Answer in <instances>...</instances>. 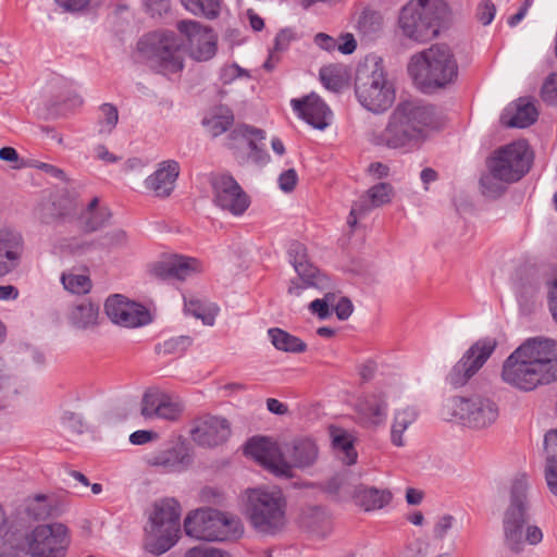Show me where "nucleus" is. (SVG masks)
Masks as SVG:
<instances>
[{
    "label": "nucleus",
    "instance_id": "40",
    "mask_svg": "<svg viewBox=\"0 0 557 557\" xmlns=\"http://www.w3.org/2000/svg\"><path fill=\"white\" fill-rule=\"evenodd\" d=\"M181 2L194 15L213 20L220 14L222 0H181Z\"/></svg>",
    "mask_w": 557,
    "mask_h": 557
},
{
    "label": "nucleus",
    "instance_id": "41",
    "mask_svg": "<svg viewBox=\"0 0 557 557\" xmlns=\"http://www.w3.org/2000/svg\"><path fill=\"white\" fill-rule=\"evenodd\" d=\"M166 393L159 388H148L141 398L140 413L145 419L157 418Z\"/></svg>",
    "mask_w": 557,
    "mask_h": 557
},
{
    "label": "nucleus",
    "instance_id": "19",
    "mask_svg": "<svg viewBox=\"0 0 557 557\" xmlns=\"http://www.w3.org/2000/svg\"><path fill=\"white\" fill-rule=\"evenodd\" d=\"M108 318L124 327H138L151 322L150 312L141 305L120 294L111 295L104 304Z\"/></svg>",
    "mask_w": 557,
    "mask_h": 557
},
{
    "label": "nucleus",
    "instance_id": "14",
    "mask_svg": "<svg viewBox=\"0 0 557 557\" xmlns=\"http://www.w3.org/2000/svg\"><path fill=\"white\" fill-rule=\"evenodd\" d=\"M453 416L472 429H486L498 418L497 404L490 397L473 394L469 397H454L449 401Z\"/></svg>",
    "mask_w": 557,
    "mask_h": 557
},
{
    "label": "nucleus",
    "instance_id": "10",
    "mask_svg": "<svg viewBox=\"0 0 557 557\" xmlns=\"http://www.w3.org/2000/svg\"><path fill=\"white\" fill-rule=\"evenodd\" d=\"M185 533L208 542H223L238 537L243 532L240 520L231 513L206 508L189 513L184 522Z\"/></svg>",
    "mask_w": 557,
    "mask_h": 557
},
{
    "label": "nucleus",
    "instance_id": "9",
    "mask_svg": "<svg viewBox=\"0 0 557 557\" xmlns=\"http://www.w3.org/2000/svg\"><path fill=\"white\" fill-rule=\"evenodd\" d=\"M180 504L166 498L154 504L146 525L145 549L156 556L166 553L175 545L180 534Z\"/></svg>",
    "mask_w": 557,
    "mask_h": 557
},
{
    "label": "nucleus",
    "instance_id": "34",
    "mask_svg": "<svg viewBox=\"0 0 557 557\" xmlns=\"http://www.w3.org/2000/svg\"><path fill=\"white\" fill-rule=\"evenodd\" d=\"M127 243L128 236L126 232L122 228H114L102 235L97 240L77 244L73 248V251L76 253H85L96 246L104 249H116L125 247Z\"/></svg>",
    "mask_w": 557,
    "mask_h": 557
},
{
    "label": "nucleus",
    "instance_id": "18",
    "mask_svg": "<svg viewBox=\"0 0 557 557\" xmlns=\"http://www.w3.org/2000/svg\"><path fill=\"white\" fill-rule=\"evenodd\" d=\"M177 29L185 37L189 55L196 61H208L216 52V35L212 28L196 21H181Z\"/></svg>",
    "mask_w": 557,
    "mask_h": 557
},
{
    "label": "nucleus",
    "instance_id": "55",
    "mask_svg": "<svg viewBox=\"0 0 557 557\" xmlns=\"http://www.w3.org/2000/svg\"><path fill=\"white\" fill-rule=\"evenodd\" d=\"M185 557H232L227 552L213 548V547H205V546H196L189 548Z\"/></svg>",
    "mask_w": 557,
    "mask_h": 557
},
{
    "label": "nucleus",
    "instance_id": "17",
    "mask_svg": "<svg viewBox=\"0 0 557 557\" xmlns=\"http://www.w3.org/2000/svg\"><path fill=\"white\" fill-rule=\"evenodd\" d=\"M210 183L216 207L235 216L244 214L250 205V199L232 175H214Z\"/></svg>",
    "mask_w": 557,
    "mask_h": 557
},
{
    "label": "nucleus",
    "instance_id": "61",
    "mask_svg": "<svg viewBox=\"0 0 557 557\" xmlns=\"http://www.w3.org/2000/svg\"><path fill=\"white\" fill-rule=\"evenodd\" d=\"M320 78L322 84L331 90H336L341 86L338 76L334 75L331 69L323 67L320 71Z\"/></svg>",
    "mask_w": 557,
    "mask_h": 557
},
{
    "label": "nucleus",
    "instance_id": "11",
    "mask_svg": "<svg viewBox=\"0 0 557 557\" xmlns=\"http://www.w3.org/2000/svg\"><path fill=\"white\" fill-rule=\"evenodd\" d=\"M13 531L22 536L18 548H26L32 557H65L70 539L64 524L38 525L30 533H24L16 527L13 528Z\"/></svg>",
    "mask_w": 557,
    "mask_h": 557
},
{
    "label": "nucleus",
    "instance_id": "28",
    "mask_svg": "<svg viewBox=\"0 0 557 557\" xmlns=\"http://www.w3.org/2000/svg\"><path fill=\"white\" fill-rule=\"evenodd\" d=\"M537 117V110L533 102L520 98L505 108L500 115V123L506 127L524 128L532 125Z\"/></svg>",
    "mask_w": 557,
    "mask_h": 557
},
{
    "label": "nucleus",
    "instance_id": "12",
    "mask_svg": "<svg viewBox=\"0 0 557 557\" xmlns=\"http://www.w3.org/2000/svg\"><path fill=\"white\" fill-rule=\"evenodd\" d=\"M320 458V447L314 437L298 435L282 444L277 476L292 479L294 469L307 471L313 468Z\"/></svg>",
    "mask_w": 557,
    "mask_h": 557
},
{
    "label": "nucleus",
    "instance_id": "45",
    "mask_svg": "<svg viewBox=\"0 0 557 557\" xmlns=\"http://www.w3.org/2000/svg\"><path fill=\"white\" fill-rule=\"evenodd\" d=\"M349 471L336 473L324 483V491L329 494L336 495L339 492L354 495V484L349 482Z\"/></svg>",
    "mask_w": 557,
    "mask_h": 557
},
{
    "label": "nucleus",
    "instance_id": "36",
    "mask_svg": "<svg viewBox=\"0 0 557 557\" xmlns=\"http://www.w3.org/2000/svg\"><path fill=\"white\" fill-rule=\"evenodd\" d=\"M418 418V410L414 407H406L396 410L391 430L392 443L398 447L405 445L403 434Z\"/></svg>",
    "mask_w": 557,
    "mask_h": 557
},
{
    "label": "nucleus",
    "instance_id": "15",
    "mask_svg": "<svg viewBox=\"0 0 557 557\" xmlns=\"http://www.w3.org/2000/svg\"><path fill=\"white\" fill-rule=\"evenodd\" d=\"M288 258L301 283L292 280L287 289L290 296H301L308 288L325 289L330 286L329 278L308 259L307 248L299 242L288 247Z\"/></svg>",
    "mask_w": 557,
    "mask_h": 557
},
{
    "label": "nucleus",
    "instance_id": "25",
    "mask_svg": "<svg viewBox=\"0 0 557 557\" xmlns=\"http://www.w3.org/2000/svg\"><path fill=\"white\" fill-rule=\"evenodd\" d=\"M292 106L299 116L314 128L322 131L327 127V117L331 115V111L325 102L315 94L306 96L302 99H293Z\"/></svg>",
    "mask_w": 557,
    "mask_h": 557
},
{
    "label": "nucleus",
    "instance_id": "7",
    "mask_svg": "<svg viewBox=\"0 0 557 557\" xmlns=\"http://www.w3.org/2000/svg\"><path fill=\"white\" fill-rule=\"evenodd\" d=\"M355 94L360 104L373 113H382L395 101V89L386 77L383 61L369 57L356 71Z\"/></svg>",
    "mask_w": 557,
    "mask_h": 557
},
{
    "label": "nucleus",
    "instance_id": "53",
    "mask_svg": "<svg viewBox=\"0 0 557 557\" xmlns=\"http://www.w3.org/2000/svg\"><path fill=\"white\" fill-rule=\"evenodd\" d=\"M193 343L189 336H177L165 341L162 345L165 354H178L185 351Z\"/></svg>",
    "mask_w": 557,
    "mask_h": 557
},
{
    "label": "nucleus",
    "instance_id": "54",
    "mask_svg": "<svg viewBox=\"0 0 557 557\" xmlns=\"http://www.w3.org/2000/svg\"><path fill=\"white\" fill-rule=\"evenodd\" d=\"M544 447L546 451V463L557 462V428L545 434Z\"/></svg>",
    "mask_w": 557,
    "mask_h": 557
},
{
    "label": "nucleus",
    "instance_id": "27",
    "mask_svg": "<svg viewBox=\"0 0 557 557\" xmlns=\"http://www.w3.org/2000/svg\"><path fill=\"white\" fill-rule=\"evenodd\" d=\"M245 453L277 476L276 469L281 466L278 461L281 449L275 444L264 437H253L247 442Z\"/></svg>",
    "mask_w": 557,
    "mask_h": 557
},
{
    "label": "nucleus",
    "instance_id": "26",
    "mask_svg": "<svg viewBox=\"0 0 557 557\" xmlns=\"http://www.w3.org/2000/svg\"><path fill=\"white\" fill-rule=\"evenodd\" d=\"M198 265L199 261L195 258L174 255L156 262L151 273L160 280H185L198 270Z\"/></svg>",
    "mask_w": 557,
    "mask_h": 557
},
{
    "label": "nucleus",
    "instance_id": "44",
    "mask_svg": "<svg viewBox=\"0 0 557 557\" xmlns=\"http://www.w3.org/2000/svg\"><path fill=\"white\" fill-rule=\"evenodd\" d=\"M119 122L117 108L112 103H103L99 108V133L110 134Z\"/></svg>",
    "mask_w": 557,
    "mask_h": 557
},
{
    "label": "nucleus",
    "instance_id": "23",
    "mask_svg": "<svg viewBox=\"0 0 557 557\" xmlns=\"http://www.w3.org/2000/svg\"><path fill=\"white\" fill-rule=\"evenodd\" d=\"M24 250L23 237L12 230H0V277L14 271Z\"/></svg>",
    "mask_w": 557,
    "mask_h": 557
},
{
    "label": "nucleus",
    "instance_id": "46",
    "mask_svg": "<svg viewBox=\"0 0 557 557\" xmlns=\"http://www.w3.org/2000/svg\"><path fill=\"white\" fill-rule=\"evenodd\" d=\"M25 513L34 520L45 519L50 515V506L48 498L44 494H38L33 498H29L25 503Z\"/></svg>",
    "mask_w": 557,
    "mask_h": 557
},
{
    "label": "nucleus",
    "instance_id": "8",
    "mask_svg": "<svg viewBox=\"0 0 557 557\" xmlns=\"http://www.w3.org/2000/svg\"><path fill=\"white\" fill-rule=\"evenodd\" d=\"M183 41L172 32L147 34L137 42L135 59L162 74L183 70Z\"/></svg>",
    "mask_w": 557,
    "mask_h": 557
},
{
    "label": "nucleus",
    "instance_id": "16",
    "mask_svg": "<svg viewBox=\"0 0 557 557\" xmlns=\"http://www.w3.org/2000/svg\"><path fill=\"white\" fill-rule=\"evenodd\" d=\"M496 341L484 338L474 343L453 367L446 380L454 387L463 386L486 362L496 348Z\"/></svg>",
    "mask_w": 557,
    "mask_h": 557
},
{
    "label": "nucleus",
    "instance_id": "4",
    "mask_svg": "<svg viewBox=\"0 0 557 557\" xmlns=\"http://www.w3.org/2000/svg\"><path fill=\"white\" fill-rule=\"evenodd\" d=\"M408 72L423 88H445L455 84L459 67L448 45L435 44L411 57Z\"/></svg>",
    "mask_w": 557,
    "mask_h": 557
},
{
    "label": "nucleus",
    "instance_id": "63",
    "mask_svg": "<svg viewBox=\"0 0 557 557\" xmlns=\"http://www.w3.org/2000/svg\"><path fill=\"white\" fill-rule=\"evenodd\" d=\"M545 479L549 491L557 496V462L546 463Z\"/></svg>",
    "mask_w": 557,
    "mask_h": 557
},
{
    "label": "nucleus",
    "instance_id": "51",
    "mask_svg": "<svg viewBox=\"0 0 557 557\" xmlns=\"http://www.w3.org/2000/svg\"><path fill=\"white\" fill-rule=\"evenodd\" d=\"M263 140H260L258 137L251 138L249 141L250 153L248 154V159H250L253 163L258 165H264L270 161V156L264 149Z\"/></svg>",
    "mask_w": 557,
    "mask_h": 557
},
{
    "label": "nucleus",
    "instance_id": "31",
    "mask_svg": "<svg viewBox=\"0 0 557 557\" xmlns=\"http://www.w3.org/2000/svg\"><path fill=\"white\" fill-rule=\"evenodd\" d=\"M112 216L107 207H99V199L92 198L79 216L82 228L87 232H96L107 225Z\"/></svg>",
    "mask_w": 557,
    "mask_h": 557
},
{
    "label": "nucleus",
    "instance_id": "62",
    "mask_svg": "<svg viewBox=\"0 0 557 557\" xmlns=\"http://www.w3.org/2000/svg\"><path fill=\"white\" fill-rule=\"evenodd\" d=\"M293 39L294 33L290 29H282L275 37L274 51L281 52L286 50Z\"/></svg>",
    "mask_w": 557,
    "mask_h": 557
},
{
    "label": "nucleus",
    "instance_id": "49",
    "mask_svg": "<svg viewBox=\"0 0 557 557\" xmlns=\"http://www.w3.org/2000/svg\"><path fill=\"white\" fill-rule=\"evenodd\" d=\"M183 405L178 398L165 394L164 401H162L161 408L158 412L157 418L174 421L180 418L183 412Z\"/></svg>",
    "mask_w": 557,
    "mask_h": 557
},
{
    "label": "nucleus",
    "instance_id": "47",
    "mask_svg": "<svg viewBox=\"0 0 557 557\" xmlns=\"http://www.w3.org/2000/svg\"><path fill=\"white\" fill-rule=\"evenodd\" d=\"M505 180H502L498 175H496L493 171L482 175L480 180V185L482 188L483 195L491 198H496L500 196L505 190Z\"/></svg>",
    "mask_w": 557,
    "mask_h": 557
},
{
    "label": "nucleus",
    "instance_id": "2",
    "mask_svg": "<svg viewBox=\"0 0 557 557\" xmlns=\"http://www.w3.org/2000/svg\"><path fill=\"white\" fill-rule=\"evenodd\" d=\"M437 124L435 107L421 101H401L382 131L370 134L376 147L408 151L420 145Z\"/></svg>",
    "mask_w": 557,
    "mask_h": 557
},
{
    "label": "nucleus",
    "instance_id": "56",
    "mask_svg": "<svg viewBox=\"0 0 557 557\" xmlns=\"http://www.w3.org/2000/svg\"><path fill=\"white\" fill-rule=\"evenodd\" d=\"M455 518L451 515H444L434 524L433 534L435 539L443 540L451 529Z\"/></svg>",
    "mask_w": 557,
    "mask_h": 557
},
{
    "label": "nucleus",
    "instance_id": "59",
    "mask_svg": "<svg viewBox=\"0 0 557 557\" xmlns=\"http://www.w3.org/2000/svg\"><path fill=\"white\" fill-rule=\"evenodd\" d=\"M357 48V41L352 34L341 35L337 40V50L343 54H350Z\"/></svg>",
    "mask_w": 557,
    "mask_h": 557
},
{
    "label": "nucleus",
    "instance_id": "33",
    "mask_svg": "<svg viewBox=\"0 0 557 557\" xmlns=\"http://www.w3.org/2000/svg\"><path fill=\"white\" fill-rule=\"evenodd\" d=\"M330 436L332 446L336 450L339 459L346 466H351L357 460V451L354 447L352 436L344 429L330 426Z\"/></svg>",
    "mask_w": 557,
    "mask_h": 557
},
{
    "label": "nucleus",
    "instance_id": "29",
    "mask_svg": "<svg viewBox=\"0 0 557 557\" xmlns=\"http://www.w3.org/2000/svg\"><path fill=\"white\" fill-rule=\"evenodd\" d=\"M357 410L367 424L379 425L386 418L387 401L382 394H372L361 398Z\"/></svg>",
    "mask_w": 557,
    "mask_h": 557
},
{
    "label": "nucleus",
    "instance_id": "58",
    "mask_svg": "<svg viewBox=\"0 0 557 557\" xmlns=\"http://www.w3.org/2000/svg\"><path fill=\"white\" fill-rule=\"evenodd\" d=\"M298 181L297 173L294 169L284 171L278 177V186L285 193H290L295 189Z\"/></svg>",
    "mask_w": 557,
    "mask_h": 557
},
{
    "label": "nucleus",
    "instance_id": "1",
    "mask_svg": "<svg viewBox=\"0 0 557 557\" xmlns=\"http://www.w3.org/2000/svg\"><path fill=\"white\" fill-rule=\"evenodd\" d=\"M502 379L523 392L557 381V341L542 336L527 339L505 360Z\"/></svg>",
    "mask_w": 557,
    "mask_h": 557
},
{
    "label": "nucleus",
    "instance_id": "57",
    "mask_svg": "<svg viewBox=\"0 0 557 557\" xmlns=\"http://www.w3.org/2000/svg\"><path fill=\"white\" fill-rule=\"evenodd\" d=\"M495 13H496L495 4L490 0H485L479 4L476 15H478V20L483 25H488L493 21Z\"/></svg>",
    "mask_w": 557,
    "mask_h": 557
},
{
    "label": "nucleus",
    "instance_id": "6",
    "mask_svg": "<svg viewBox=\"0 0 557 557\" xmlns=\"http://www.w3.org/2000/svg\"><path fill=\"white\" fill-rule=\"evenodd\" d=\"M245 516L256 533L276 536L287 527V503L280 490L249 488L246 491Z\"/></svg>",
    "mask_w": 557,
    "mask_h": 557
},
{
    "label": "nucleus",
    "instance_id": "60",
    "mask_svg": "<svg viewBox=\"0 0 557 557\" xmlns=\"http://www.w3.org/2000/svg\"><path fill=\"white\" fill-rule=\"evenodd\" d=\"M334 309L336 317L339 320L345 321L351 315L354 306L347 297H342L339 301L335 305Z\"/></svg>",
    "mask_w": 557,
    "mask_h": 557
},
{
    "label": "nucleus",
    "instance_id": "42",
    "mask_svg": "<svg viewBox=\"0 0 557 557\" xmlns=\"http://www.w3.org/2000/svg\"><path fill=\"white\" fill-rule=\"evenodd\" d=\"M358 28L363 36L372 39L382 32L383 17L376 11L364 10L359 16Z\"/></svg>",
    "mask_w": 557,
    "mask_h": 557
},
{
    "label": "nucleus",
    "instance_id": "43",
    "mask_svg": "<svg viewBox=\"0 0 557 557\" xmlns=\"http://www.w3.org/2000/svg\"><path fill=\"white\" fill-rule=\"evenodd\" d=\"M61 282L64 288L72 294L83 295L89 293L91 289V280L86 274H75L72 272L63 273Z\"/></svg>",
    "mask_w": 557,
    "mask_h": 557
},
{
    "label": "nucleus",
    "instance_id": "21",
    "mask_svg": "<svg viewBox=\"0 0 557 557\" xmlns=\"http://www.w3.org/2000/svg\"><path fill=\"white\" fill-rule=\"evenodd\" d=\"M394 189L389 183H377L369 188L351 206L347 224L351 231L357 226L358 220L364 218L374 208L391 202Z\"/></svg>",
    "mask_w": 557,
    "mask_h": 557
},
{
    "label": "nucleus",
    "instance_id": "32",
    "mask_svg": "<svg viewBox=\"0 0 557 557\" xmlns=\"http://www.w3.org/2000/svg\"><path fill=\"white\" fill-rule=\"evenodd\" d=\"M301 528L318 537H324L331 531V520L321 507H309L301 511L299 517Z\"/></svg>",
    "mask_w": 557,
    "mask_h": 557
},
{
    "label": "nucleus",
    "instance_id": "38",
    "mask_svg": "<svg viewBox=\"0 0 557 557\" xmlns=\"http://www.w3.org/2000/svg\"><path fill=\"white\" fill-rule=\"evenodd\" d=\"M255 137H258L260 140H264V131L246 124L238 125L230 133L227 137V147L237 152V150H239L244 145L248 146L251 138Z\"/></svg>",
    "mask_w": 557,
    "mask_h": 557
},
{
    "label": "nucleus",
    "instance_id": "13",
    "mask_svg": "<svg viewBox=\"0 0 557 557\" xmlns=\"http://www.w3.org/2000/svg\"><path fill=\"white\" fill-rule=\"evenodd\" d=\"M532 154L524 140L506 145L494 152L487 160L488 171H493L507 183H513L530 170Z\"/></svg>",
    "mask_w": 557,
    "mask_h": 557
},
{
    "label": "nucleus",
    "instance_id": "35",
    "mask_svg": "<svg viewBox=\"0 0 557 557\" xmlns=\"http://www.w3.org/2000/svg\"><path fill=\"white\" fill-rule=\"evenodd\" d=\"M99 307L90 301H83L72 308L69 313L70 323L79 330L94 327L98 324Z\"/></svg>",
    "mask_w": 557,
    "mask_h": 557
},
{
    "label": "nucleus",
    "instance_id": "52",
    "mask_svg": "<svg viewBox=\"0 0 557 557\" xmlns=\"http://www.w3.org/2000/svg\"><path fill=\"white\" fill-rule=\"evenodd\" d=\"M542 99L552 106H557V73L550 74L543 83Z\"/></svg>",
    "mask_w": 557,
    "mask_h": 557
},
{
    "label": "nucleus",
    "instance_id": "50",
    "mask_svg": "<svg viewBox=\"0 0 557 557\" xmlns=\"http://www.w3.org/2000/svg\"><path fill=\"white\" fill-rule=\"evenodd\" d=\"M53 207L59 216L66 218L76 212L77 200L64 191L53 200Z\"/></svg>",
    "mask_w": 557,
    "mask_h": 557
},
{
    "label": "nucleus",
    "instance_id": "20",
    "mask_svg": "<svg viewBox=\"0 0 557 557\" xmlns=\"http://www.w3.org/2000/svg\"><path fill=\"white\" fill-rule=\"evenodd\" d=\"M191 461L190 447L182 437L172 441L148 459L150 466L160 468L165 473L182 472L190 466Z\"/></svg>",
    "mask_w": 557,
    "mask_h": 557
},
{
    "label": "nucleus",
    "instance_id": "22",
    "mask_svg": "<svg viewBox=\"0 0 557 557\" xmlns=\"http://www.w3.org/2000/svg\"><path fill=\"white\" fill-rule=\"evenodd\" d=\"M231 435V426L226 419L206 417L191 430V438L203 447H214L224 443Z\"/></svg>",
    "mask_w": 557,
    "mask_h": 557
},
{
    "label": "nucleus",
    "instance_id": "3",
    "mask_svg": "<svg viewBox=\"0 0 557 557\" xmlns=\"http://www.w3.org/2000/svg\"><path fill=\"white\" fill-rule=\"evenodd\" d=\"M528 481L517 478L510 488V502L503 518L504 545L512 554H522L525 545L536 546L543 541V532L535 524H529L530 504Z\"/></svg>",
    "mask_w": 557,
    "mask_h": 557
},
{
    "label": "nucleus",
    "instance_id": "5",
    "mask_svg": "<svg viewBox=\"0 0 557 557\" xmlns=\"http://www.w3.org/2000/svg\"><path fill=\"white\" fill-rule=\"evenodd\" d=\"M448 15L444 0H411L400 10L398 25L406 38L423 44L440 35Z\"/></svg>",
    "mask_w": 557,
    "mask_h": 557
},
{
    "label": "nucleus",
    "instance_id": "30",
    "mask_svg": "<svg viewBox=\"0 0 557 557\" xmlns=\"http://www.w3.org/2000/svg\"><path fill=\"white\" fill-rule=\"evenodd\" d=\"M357 505L366 511L383 508L391 502L392 495L388 491L368 487L364 485L354 486V495Z\"/></svg>",
    "mask_w": 557,
    "mask_h": 557
},
{
    "label": "nucleus",
    "instance_id": "48",
    "mask_svg": "<svg viewBox=\"0 0 557 557\" xmlns=\"http://www.w3.org/2000/svg\"><path fill=\"white\" fill-rule=\"evenodd\" d=\"M234 115L231 111L226 110L224 113L213 115L212 117L205 120V125L213 137H216L227 131L233 124Z\"/></svg>",
    "mask_w": 557,
    "mask_h": 557
},
{
    "label": "nucleus",
    "instance_id": "64",
    "mask_svg": "<svg viewBox=\"0 0 557 557\" xmlns=\"http://www.w3.org/2000/svg\"><path fill=\"white\" fill-rule=\"evenodd\" d=\"M548 305L553 318L557 323V276L548 283Z\"/></svg>",
    "mask_w": 557,
    "mask_h": 557
},
{
    "label": "nucleus",
    "instance_id": "39",
    "mask_svg": "<svg viewBox=\"0 0 557 557\" xmlns=\"http://www.w3.org/2000/svg\"><path fill=\"white\" fill-rule=\"evenodd\" d=\"M185 311L200 319L203 324L212 326L219 308L214 304H206L200 299L191 297L189 299L185 298Z\"/></svg>",
    "mask_w": 557,
    "mask_h": 557
},
{
    "label": "nucleus",
    "instance_id": "37",
    "mask_svg": "<svg viewBox=\"0 0 557 557\" xmlns=\"http://www.w3.org/2000/svg\"><path fill=\"white\" fill-rule=\"evenodd\" d=\"M268 335L272 345L277 349L285 352L299 354L307 349V344L299 337L289 334L288 332L273 327L268 331Z\"/></svg>",
    "mask_w": 557,
    "mask_h": 557
},
{
    "label": "nucleus",
    "instance_id": "24",
    "mask_svg": "<svg viewBox=\"0 0 557 557\" xmlns=\"http://www.w3.org/2000/svg\"><path fill=\"white\" fill-rule=\"evenodd\" d=\"M180 175V164L175 160H165L158 164L157 170L145 181V186L156 197L166 198L175 188Z\"/></svg>",
    "mask_w": 557,
    "mask_h": 557
}]
</instances>
